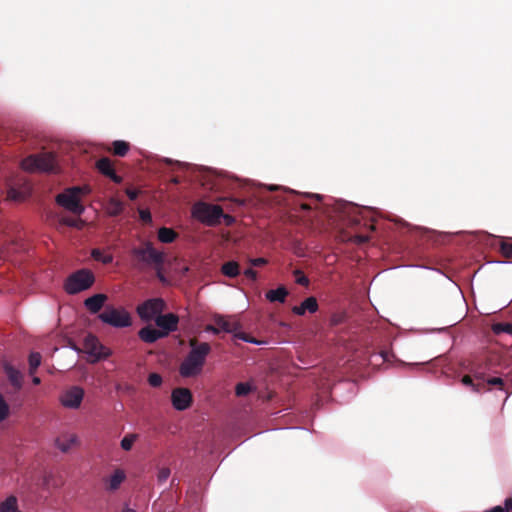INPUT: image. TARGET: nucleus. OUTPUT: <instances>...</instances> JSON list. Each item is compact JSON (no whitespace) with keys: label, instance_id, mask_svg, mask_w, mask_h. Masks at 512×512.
<instances>
[{"label":"nucleus","instance_id":"nucleus-28","mask_svg":"<svg viewBox=\"0 0 512 512\" xmlns=\"http://www.w3.org/2000/svg\"><path fill=\"white\" fill-rule=\"evenodd\" d=\"M461 382L465 386H469L472 388L474 392H482L485 389L484 383H474L472 377L470 375H464L461 379Z\"/></svg>","mask_w":512,"mask_h":512},{"label":"nucleus","instance_id":"nucleus-39","mask_svg":"<svg viewBox=\"0 0 512 512\" xmlns=\"http://www.w3.org/2000/svg\"><path fill=\"white\" fill-rule=\"evenodd\" d=\"M296 282L300 285L307 286L309 284V279L304 275V273L300 270L295 271Z\"/></svg>","mask_w":512,"mask_h":512},{"label":"nucleus","instance_id":"nucleus-7","mask_svg":"<svg viewBox=\"0 0 512 512\" xmlns=\"http://www.w3.org/2000/svg\"><path fill=\"white\" fill-rule=\"evenodd\" d=\"M98 317L103 323L116 328L129 327L132 324L130 314L123 308L107 307Z\"/></svg>","mask_w":512,"mask_h":512},{"label":"nucleus","instance_id":"nucleus-32","mask_svg":"<svg viewBox=\"0 0 512 512\" xmlns=\"http://www.w3.org/2000/svg\"><path fill=\"white\" fill-rule=\"evenodd\" d=\"M138 435L137 434H127L123 437L121 440V448L125 451H129L132 449L133 444L137 440Z\"/></svg>","mask_w":512,"mask_h":512},{"label":"nucleus","instance_id":"nucleus-4","mask_svg":"<svg viewBox=\"0 0 512 512\" xmlns=\"http://www.w3.org/2000/svg\"><path fill=\"white\" fill-rule=\"evenodd\" d=\"M95 276L89 269H79L70 274L64 282V290L69 295H75L92 287Z\"/></svg>","mask_w":512,"mask_h":512},{"label":"nucleus","instance_id":"nucleus-49","mask_svg":"<svg viewBox=\"0 0 512 512\" xmlns=\"http://www.w3.org/2000/svg\"><path fill=\"white\" fill-rule=\"evenodd\" d=\"M222 218L225 219L227 224H231L234 221V218L232 216H230V215H227V214H224V216H222Z\"/></svg>","mask_w":512,"mask_h":512},{"label":"nucleus","instance_id":"nucleus-47","mask_svg":"<svg viewBox=\"0 0 512 512\" xmlns=\"http://www.w3.org/2000/svg\"><path fill=\"white\" fill-rule=\"evenodd\" d=\"M484 512H506V505L504 504V506H494L493 508L485 510Z\"/></svg>","mask_w":512,"mask_h":512},{"label":"nucleus","instance_id":"nucleus-19","mask_svg":"<svg viewBox=\"0 0 512 512\" xmlns=\"http://www.w3.org/2000/svg\"><path fill=\"white\" fill-rule=\"evenodd\" d=\"M287 296L288 290L284 286H280L277 289H271L266 293V298L270 302L284 303Z\"/></svg>","mask_w":512,"mask_h":512},{"label":"nucleus","instance_id":"nucleus-53","mask_svg":"<svg viewBox=\"0 0 512 512\" xmlns=\"http://www.w3.org/2000/svg\"><path fill=\"white\" fill-rule=\"evenodd\" d=\"M387 355H388V353H387V352H382V353H381V356H382V358H383L384 360H387Z\"/></svg>","mask_w":512,"mask_h":512},{"label":"nucleus","instance_id":"nucleus-15","mask_svg":"<svg viewBox=\"0 0 512 512\" xmlns=\"http://www.w3.org/2000/svg\"><path fill=\"white\" fill-rule=\"evenodd\" d=\"M107 299H108V297L106 294H102V293L94 294L93 296L85 299L84 306L90 313L96 314V313L100 312V310L104 306V303L107 301Z\"/></svg>","mask_w":512,"mask_h":512},{"label":"nucleus","instance_id":"nucleus-45","mask_svg":"<svg viewBox=\"0 0 512 512\" xmlns=\"http://www.w3.org/2000/svg\"><path fill=\"white\" fill-rule=\"evenodd\" d=\"M266 263H267V260L265 258H261V257L251 260V264L253 266H262V265H265Z\"/></svg>","mask_w":512,"mask_h":512},{"label":"nucleus","instance_id":"nucleus-33","mask_svg":"<svg viewBox=\"0 0 512 512\" xmlns=\"http://www.w3.org/2000/svg\"><path fill=\"white\" fill-rule=\"evenodd\" d=\"M252 390V386L249 383L246 382H240L235 387V394L238 397L246 396L248 395Z\"/></svg>","mask_w":512,"mask_h":512},{"label":"nucleus","instance_id":"nucleus-55","mask_svg":"<svg viewBox=\"0 0 512 512\" xmlns=\"http://www.w3.org/2000/svg\"><path fill=\"white\" fill-rule=\"evenodd\" d=\"M172 182H173L174 184H178V183H179V179H178V178H173V179H172Z\"/></svg>","mask_w":512,"mask_h":512},{"label":"nucleus","instance_id":"nucleus-16","mask_svg":"<svg viewBox=\"0 0 512 512\" xmlns=\"http://www.w3.org/2000/svg\"><path fill=\"white\" fill-rule=\"evenodd\" d=\"M126 479V474L122 469H116L113 474L104 479L105 488L107 491L113 492L119 489L121 484Z\"/></svg>","mask_w":512,"mask_h":512},{"label":"nucleus","instance_id":"nucleus-23","mask_svg":"<svg viewBox=\"0 0 512 512\" xmlns=\"http://www.w3.org/2000/svg\"><path fill=\"white\" fill-rule=\"evenodd\" d=\"M178 237L177 232H175L172 228L161 227L158 230V239L162 243H172Z\"/></svg>","mask_w":512,"mask_h":512},{"label":"nucleus","instance_id":"nucleus-13","mask_svg":"<svg viewBox=\"0 0 512 512\" xmlns=\"http://www.w3.org/2000/svg\"><path fill=\"white\" fill-rule=\"evenodd\" d=\"M179 318L173 313L165 315H159L155 318L156 325L161 329L162 333H166V336L173 331L177 330Z\"/></svg>","mask_w":512,"mask_h":512},{"label":"nucleus","instance_id":"nucleus-3","mask_svg":"<svg viewBox=\"0 0 512 512\" xmlns=\"http://www.w3.org/2000/svg\"><path fill=\"white\" fill-rule=\"evenodd\" d=\"M21 168L24 171L35 173H58L59 166L56 154L53 152H41L31 154L21 161Z\"/></svg>","mask_w":512,"mask_h":512},{"label":"nucleus","instance_id":"nucleus-18","mask_svg":"<svg viewBox=\"0 0 512 512\" xmlns=\"http://www.w3.org/2000/svg\"><path fill=\"white\" fill-rule=\"evenodd\" d=\"M317 310V299L313 296L306 298L299 306H294L292 308V312L296 315H304L306 311L315 313Z\"/></svg>","mask_w":512,"mask_h":512},{"label":"nucleus","instance_id":"nucleus-8","mask_svg":"<svg viewBox=\"0 0 512 512\" xmlns=\"http://www.w3.org/2000/svg\"><path fill=\"white\" fill-rule=\"evenodd\" d=\"M213 322L217 325L220 332L233 333L235 338L245 342L256 343V341L243 332H239L241 324L232 316L214 315Z\"/></svg>","mask_w":512,"mask_h":512},{"label":"nucleus","instance_id":"nucleus-17","mask_svg":"<svg viewBox=\"0 0 512 512\" xmlns=\"http://www.w3.org/2000/svg\"><path fill=\"white\" fill-rule=\"evenodd\" d=\"M138 336L143 342L151 344L156 342L158 339L165 337L166 333H162L161 330L149 325L140 329Z\"/></svg>","mask_w":512,"mask_h":512},{"label":"nucleus","instance_id":"nucleus-14","mask_svg":"<svg viewBox=\"0 0 512 512\" xmlns=\"http://www.w3.org/2000/svg\"><path fill=\"white\" fill-rule=\"evenodd\" d=\"M96 168L98 171L104 176L110 178L114 183L120 184L123 181V178L116 174L112 161L103 157L96 162Z\"/></svg>","mask_w":512,"mask_h":512},{"label":"nucleus","instance_id":"nucleus-21","mask_svg":"<svg viewBox=\"0 0 512 512\" xmlns=\"http://www.w3.org/2000/svg\"><path fill=\"white\" fill-rule=\"evenodd\" d=\"M6 375L10 381V383L14 386L15 389H20L22 386V374L10 365L5 366Z\"/></svg>","mask_w":512,"mask_h":512},{"label":"nucleus","instance_id":"nucleus-44","mask_svg":"<svg viewBox=\"0 0 512 512\" xmlns=\"http://www.w3.org/2000/svg\"><path fill=\"white\" fill-rule=\"evenodd\" d=\"M205 331L206 332H211L215 335L219 334L220 333V329H218L217 325H212V324H208L205 326Z\"/></svg>","mask_w":512,"mask_h":512},{"label":"nucleus","instance_id":"nucleus-1","mask_svg":"<svg viewBox=\"0 0 512 512\" xmlns=\"http://www.w3.org/2000/svg\"><path fill=\"white\" fill-rule=\"evenodd\" d=\"M190 351L179 366V373L184 378L196 377L203 371L207 356L211 352V345L200 342L196 337L188 341Z\"/></svg>","mask_w":512,"mask_h":512},{"label":"nucleus","instance_id":"nucleus-43","mask_svg":"<svg viewBox=\"0 0 512 512\" xmlns=\"http://www.w3.org/2000/svg\"><path fill=\"white\" fill-rule=\"evenodd\" d=\"M126 195L129 197L130 200H136L139 195V191L136 189H126Z\"/></svg>","mask_w":512,"mask_h":512},{"label":"nucleus","instance_id":"nucleus-40","mask_svg":"<svg viewBox=\"0 0 512 512\" xmlns=\"http://www.w3.org/2000/svg\"><path fill=\"white\" fill-rule=\"evenodd\" d=\"M351 241L356 243V244H364V243L369 241V236L361 235V234H356V235L351 237Z\"/></svg>","mask_w":512,"mask_h":512},{"label":"nucleus","instance_id":"nucleus-26","mask_svg":"<svg viewBox=\"0 0 512 512\" xmlns=\"http://www.w3.org/2000/svg\"><path fill=\"white\" fill-rule=\"evenodd\" d=\"M129 149V143L123 140H116L112 143V152L115 156L124 157Z\"/></svg>","mask_w":512,"mask_h":512},{"label":"nucleus","instance_id":"nucleus-5","mask_svg":"<svg viewBox=\"0 0 512 512\" xmlns=\"http://www.w3.org/2000/svg\"><path fill=\"white\" fill-rule=\"evenodd\" d=\"M192 216L207 226H216L224 212L219 205L199 201L192 207Z\"/></svg>","mask_w":512,"mask_h":512},{"label":"nucleus","instance_id":"nucleus-36","mask_svg":"<svg viewBox=\"0 0 512 512\" xmlns=\"http://www.w3.org/2000/svg\"><path fill=\"white\" fill-rule=\"evenodd\" d=\"M485 386L486 385H489V386H496L498 389L500 390H505L504 388V382L502 380V378L500 377H491V378H488L486 380V383H484Z\"/></svg>","mask_w":512,"mask_h":512},{"label":"nucleus","instance_id":"nucleus-51","mask_svg":"<svg viewBox=\"0 0 512 512\" xmlns=\"http://www.w3.org/2000/svg\"><path fill=\"white\" fill-rule=\"evenodd\" d=\"M301 209L303 210H310L311 209V206L307 203H303L301 204Z\"/></svg>","mask_w":512,"mask_h":512},{"label":"nucleus","instance_id":"nucleus-9","mask_svg":"<svg viewBox=\"0 0 512 512\" xmlns=\"http://www.w3.org/2000/svg\"><path fill=\"white\" fill-rule=\"evenodd\" d=\"M165 306L162 298H151L137 307V313L142 320L151 321L163 312Z\"/></svg>","mask_w":512,"mask_h":512},{"label":"nucleus","instance_id":"nucleus-38","mask_svg":"<svg viewBox=\"0 0 512 512\" xmlns=\"http://www.w3.org/2000/svg\"><path fill=\"white\" fill-rule=\"evenodd\" d=\"M171 471L168 467H162L159 469L157 474V480L159 483H164L170 476Z\"/></svg>","mask_w":512,"mask_h":512},{"label":"nucleus","instance_id":"nucleus-52","mask_svg":"<svg viewBox=\"0 0 512 512\" xmlns=\"http://www.w3.org/2000/svg\"><path fill=\"white\" fill-rule=\"evenodd\" d=\"M32 382H33V384L38 385V384H40L41 380L39 377H33Z\"/></svg>","mask_w":512,"mask_h":512},{"label":"nucleus","instance_id":"nucleus-35","mask_svg":"<svg viewBox=\"0 0 512 512\" xmlns=\"http://www.w3.org/2000/svg\"><path fill=\"white\" fill-rule=\"evenodd\" d=\"M9 415V406L0 394V422L5 420Z\"/></svg>","mask_w":512,"mask_h":512},{"label":"nucleus","instance_id":"nucleus-27","mask_svg":"<svg viewBox=\"0 0 512 512\" xmlns=\"http://www.w3.org/2000/svg\"><path fill=\"white\" fill-rule=\"evenodd\" d=\"M76 441H77V437L75 435H70L67 439H64V440L57 439L56 444H57V447L62 452H67L76 443Z\"/></svg>","mask_w":512,"mask_h":512},{"label":"nucleus","instance_id":"nucleus-11","mask_svg":"<svg viewBox=\"0 0 512 512\" xmlns=\"http://www.w3.org/2000/svg\"><path fill=\"white\" fill-rule=\"evenodd\" d=\"M171 401L176 410H186L192 404V393L188 388H175L171 393Z\"/></svg>","mask_w":512,"mask_h":512},{"label":"nucleus","instance_id":"nucleus-42","mask_svg":"<svg viewBox=\"0 0 512 512\" xmlns=\"http://www.w3.org/2000/svg\"><path fill=\"white\" fill-rule=\"evenodd\" d=\"M244 275H245V277L249 278L252 281H255L257 278V272L252 268L246 269L244 271Z\"/></svg>","mask_w":512,"mask_h":512},{"label":"nucleus","instance_id":"nucleus-31","mask_svg":"<svg viewBox=\"0 0 512 512\" xmlns=\"http://www.w3.org/2000/svg\"><path fill=\"white\" fill-rule=\"evenodd\" d=\"M91 256L96 261H100L103 264H110L113 261V256L111 254L104 255L101 250L93 249L91 252Z\"/></svg>","mask_w":512,"mask_h":512},{"label":"nucleus","instance_id":"nucleus-24","mask_svg":"<svg viewBox=\"0 0 512 512\" xmlns=\"http://www.w3.org/2000/svg\"><path fill=\"white\" fill-rule=\"evenodd\" d=\"M124 210V204L122 201L116 199V198H111L109 201H108V204H107V212L110 216H118L120 215Z\"/></svg>","mask_w":512,"mask_h":512},{"label":"nucleus","instance_id":"nucleus-29","mask_svg":"<svg viewBox=\"0 0 512 512\" xmlns=\"http://www.w3.org/2000/svg\"><path fill=\"white\" fill-rule=\"evenodd\" d=\"M41 354L38 352H32L29 355V372L30 374H34L39 365L41 364Z\"/></svg>","mask_w":512,"mask_h":512},{"label":"nucleus","instance_id":"nucleus-34","mask_svg":"<svg viewBox=\"0 0 512 512\" xmlns=\"http://www.w3.org/2000/svg\"><path fill=\"white\" fill-rule=\"evenodd\" d=\"M493 331L496 334L503 333V332L512 334V324L511 323H496L493 325Z\"/></svg>","mask_w":512,"mask_h":512},{"label":"nucleus","instance_id":"nucleus-30","mask_svg":"<svg viewBox=\"0 0 512 512\" xmlns=\"http://www.w3.org/2000/svg\"><path fill=\"white\" fill-rule=\"evenodd\" d=\"M499 251L504 258L512 259V241L501 240Z\"/></svg>","mask_w":512,"mask_h":512},{"label":"nucleus","instance_id":"nucleus-37","mask_svg":"<svg viewBox=\"0 0 512 512\" xmlns=\"http://www.w3.org/2000/svg\"><path fill=\"white\" fill-rule=\"evenodd\" d=\"M148 383L152 387H159L162 384V377L158 373H151L148 376Z\"/></svg>","mask_w":512,"mask_h":512},{"label":"nucleus","instance_id":"nucleus-10","mask_svg":"<svg viewBox=\"0 0 512 512\" xmlns=\"http://www.w3.org/2000/svg\"><path fill=\"white\" fill-rule=\"evenodd\" d=\"M84 351L92 357L91 363L106 359L111 355V350L103 346L97 337L91 334L84 339Z\"/></svg>","mask_w":512,"mask_h":512},{"label":"nucleus","instance_id":"nucleus-54","mask_svg":"<svg viewBox=\"0 0 512 512\" xmlns=\"http://www.w3.org/2000/svg\"><path fill=\"white\" fill-rule=\"evenodd\" d=\"M122 512H135L133 509H130V508H126L124 509Z\"/></svg>","mask_w":512,"mask_h":512},{"label":"nucleus","instance_id":"nucleus-6","mask_svg":"<svg viewBox=\"0 0 512 512\" xmlns=\"http://www.w3.org/2000/svg\"><path fill=\"white\" fill-rule=\"evenodd\" d=\"M89 191L88 187L74 186L66 189L64 192L56 196V202L60 206L69 210L70 212L81 215L84 211V207L80 203V194Z\"/></svg>","mask_w":512,"mask_h":512},{"label":"nucleus","instance_id":"nucleus-48","mask_svg":"<svg viewBox=\"0 0 512 512\" xmlns=\"http://www.w3.org/2000/svg\"><path fill=\"white\" fill-rule=\"evenodd\" d=\"M506 512H512V498L505 499Z\"/></svg>","mask_w":512,"mask_h":512},{"label":"nucleus","instance_id":"nucleus-25","mask_svg":"<svg viewBox=\"0 0 512 512\" xmlns=\"http://www.w3.org/2000/svg\"><path fill=\"white\" fill-rule=\"evenodd\" d=\"M0 512H21L18 509L17 498L9 496L0 504Z\"/></svg>","mask_w":512,"mask_h":512},{"label":"nucleus","instance_id":"nucleus-12","mask_svg":"<svg viewBox=\"0 0 512 512\" xmlns=\"http://www.w3.org/2000/svg\"><path fill=\"white\" fill-rule=\"evenodd\" d=\"M83 397L84 390L79 386H73L62 394L60 401L64 407L76 409L81 405Z\"/></svg>","mask_w":512,"mask_h":512},{"label":"nucleus","instance_id":"nucleus-50","mask_svg":"<svg viewBox=\"0 0 512 512\" xmlns=\"http://www.w3.org/2000/svg\"><path fill=\"white\" fill-rule=\"evenodd\" d=\"M474 378L477 379V380H481L482 381L481 383H486L484 381V374L483 373H475L474 374Z\"/></svg>","mask_w":512,"mask_h":512},{"label":"nucleus","instance_id":"nucleus-20","mask_svg":"<svg viewBox=\"0 0 512 512\" xmlns=\"http://www.w3.org/2000/svg\"><path fill=\"white\" fill-rule=\"evenodd\" d=\"M29 193L30 188L28 185H24V187L20 189L10 187L7 191V197L13 201H23L28 197Z\"/></svg>","mask_w":512,"mask_h":512},{"label":"nucleus","instance_id":"nucleus-41","mask_svg":"<svg viewBox=\"0 0 512 512\" xmlns=\"http://www.w3.org/2000/svg\"><path fill=\"white\" fill-rule=\"evenodd\" d=\"M153 269L156 272V276L159 279L161 283H167V279L165 275L163 274V265L154 266Z\"/></svg>","mask_w":512,"mask_h":512},{"label":"nucleus","instance_id":"nucleus-22","mask_svg":"<svg viewBox=\"0 0 512 512\" xmlns=\"http://www.w3.org/2000/svg\"><path fill=\"white\" fill-rule=\"evenodd\" d=\"M223 275L234 278L240 274V265L236 261L225 262L221 267Z\"/></svg>","mask_w":512,"mask_h":512},{"label":"nucleus","instance_id":"nucleus-46","mask_svg":"<svg viewBox=\"0 0 512 512\" xmlns=\"http://www.w3.org/2000/svg\"><path fill=\"white\" fill-rule=\"evenodd\" d=\"M140 218L144 221V222H150L151 221V214L149 211H141L140 212Z\"/></svg>","mask_w":512,"mask_h":512},{"label":"nucleus","instance_id":"nucleus-2","mask_svg":"<svg viewBox=\"0 0 512 512\" xmlns=\"http://www.w3.org/2000/svg\"><path fill=\"white\" fill-rule=\"evenodd\" d=\"M134 260V268L143 271L154 266L164 265L165 254L154 248L150 241L144 242L141 246L131 250Z\"/></svg>","mask_w":512,"mask_h":512},{"label":"nucleus","instance_id":"nucleus-56","mask_svg":"<svg viewBox=\"0 0 512 512\" xmlns=\"http://www.w3.org/2000/svg\"><path fill=\"white\" fill-rule=\"evenodd\" d=\"M313 196H314L317 200H321V198H322V197H321L320 195H318V194L313 195Z\"/></svg>","mask_w":512,"mask_h":512}]
</instances>
